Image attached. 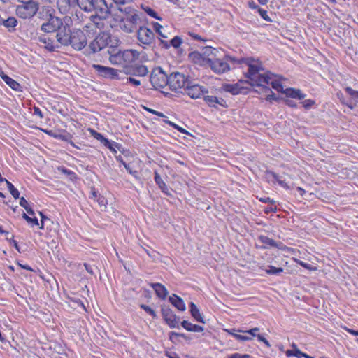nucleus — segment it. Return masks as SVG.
<instances>
[{
    "label": "nucleus",
    "instance_id": "393cba45",
    "mask_svg": "<svg viewBox=\"0 0 358 358\" xmlns=\"http://www.w3.org/2000/svg\"><path fill=\"white\" fill-rule=\"evenodd\" d=\"M169 301L180 311H184L186 309L182 299L176 294L170 296L169 297Z\"/></svg>",
    "mask_w": 358,
    "mask_h": 358
},
{
    "label": "nucleus",
    "instance_id": "4d7b16f0",
    "mask_svg": "<svg viewBox=\"0 0 358 358\" xmlns=\"http://www.w3.org/2000/svg\"><path fill=\"white\" fill-rule=\"evenodd\" d=\"M228 358H252V357L248 354H240L236 352L229 355Z\"/></svg>",
    "mask_w": 358,
    "mask_h": 358
},
{
    "label": "nucleus",
    "instance_id": "37998d69",
    "mask_svg": "<svg viewBox=\"0 0 358 358\" xmlns=\"http://www.w3.org/2000/svg\"><path fill=\"white\" fill-rule=\"evenodd\" d=\"M266 85H268L266 83H262L260 85H256L258 87L260 90V91H258L257 90H255V92L257 93H264L265 94H268L272 91L270 87H268Z\"/></svg>",
    "mask_w": 358,
    "mask_h": 358
},
{
    "label": "nucleus",
    "instance_id": "20e7f679",
    "mask_svg": "<svg viewBox=\"0 0 358 358\" xmlns=\"http://www.w3.org/2000/svg\"><path fill=\"white\" fill-rule=\"evenodd\" d=\"M115 11V7L113 3L108 4L106 0H92L90 13L95 14L91 18H99V20H107L113 17Z\"/></svg>",
    "mask_w": 358,
    "mask_h": 358
},
{
    "label": "nucleus",
    "instance_id": "4be33fe9",
    "mask_svg": "<svg viewBox=\"0 0 358 358\" xmlns=\"http://www.w3.org/2000/svg\"><path fill=\"white\" fill-rule=\"evenodd\" d=\"M225 92H229L234 95L246 93L247 88L242 87L239 83L225 84L223 85Z\"/></svg>",
    "mask_w": 358,
    "mask_h": 358
},
{
    "label": "nucleus",
    "instance_id": "a211bd4d",
    "mask_svg": "<svg viewBox=\"0 0 358 358\" xmlns=\"http://www.w3.org/2000/svg\"><path fill=\"white\" fill-rule=\"evenodd\" d=\"M124 72L127 75L144 76L148 72V68L144 65H139L137 62L131 65L130 66H126Z\"/></svg>",
    "mask_w": 358,
    "mask_h": 358
},
{
    "label": "nucleus",
    "instance_id": "69168bd1",
    "mask_svg": "<svg viewBox=\"0 0 358 358\" xmlns=\"http://www.w3.org/2000/svg\"><path fill=\"white\" fill-rule=\"evenodd\" d=\"M298 264L301 266L302 267L308 269V270H310V271H314V270H316V268L315 267H313L310 264H308V263H306L303 261H299L298 262Z\"/></svg>",
    "mask_w": 358,
    "mask_h": 358
},
{
    "label": "nucleus",
    "instance_id": "680f3d73",
    "mask_svg": "<svg viewBox=\"0 0 358 358\" xmlns=\"http://www.w3.org/2000/svg\"><path fill=\"white\" fill-rule=\"evenodd\" d=\"M259 201H261L262 203H270L271 205H274L275 203V201H274L273 199H271L268 196L261 197L259 199Z\"/></svg>",
    "mask_w": 358,
    "mask_h": 358
},
{
    "label": "nucleus",
    "instance_id": "a878e982",
    "mask_svg": "<svg viewBox=\"0 0 358 358\" xmlns=\"http://www.w3.org/2000/svg\"><path fill=\"white\" fill-rule=\"evenodd\" d=\"M1 78L3 80V81L13 90L15 91L22 92V87L17 81H15L14 79L11 78L8 76L2 73V75L1 76Z\"/></svg>",
    "mask_w": 358,
    "mask_h": 358
},
{
    "label": "nucleus",
    "instance_id": "3c124183",
    "mask_svg": "<svg viewBox=\"0 0 358 358\" xmlns=\"http://www.w3.org/2000/svg\"><path fill=\"white\" fill-rule=\"evenodd\" d=\"M257 13L261 16V17L265 21L268 22H272L273 20L269 17V16L267 14V11L262 8H260Z\"/></svg>",
    "mask_w": 358,
    "mask_h": 358
},
{
    "label": "nucleus",
    "instance_id": "f3484780",
    "mask_svg": "<svg viewBox=\"0 0 358 358\" xmlns=\"http://www.w3.org/2000/svg\"><path fill=\"white\" fill-rule=\"evenodd\" d=\"M183 43V40L181 36H175L170 41L166 40V38H159L158 37V46H161L162 48L167 50L171 46L175 49H178L181 46Z\"/></svg>",
    "mask_w": 358,
    "mask_h": 358
},
{
    "label": "nucleus",
    "instance_id": "13d9d810",
    "mask_svg": "<svg viewBox=\"0 0 358 358\" xmlns=\"http://www.w3.org/2000/svg\"><path fill=\"white\" fill-rule=\"evenodd\" d=\"M63 1L66 3L65 8H68L69 9L75 8L76 3H78V0H63Z\"/></svg>",
    "mask_w": 358,
    "mask_h": 358
},
{
    "label": "nucleus",
    "instance_id": "6e6552de",
    "mask_svg": "<svg viewBox=\"0 0 358 358\" xmlns=\"http://www.w3.org/2000/svg\"><path fill=\"white\" fill-rule=\"evenodd\" d=\"M87 44V39L85 33L80 29H73L69 45L76 51L83 50Z\"/></svg>",
    "mask_w": 358,
    "mask_h": 358
},
{
    "label": "nucleus",
    "instance_id": "c85d7f7f",
    "mask_svg": "<svg viewBox=\"0 0 358 358\" xmlns=\"http://www.w3.org/2000/svg\"><path fill=\"white\" fill-rule=\"evenodd\" d=\"M38 40L41 43L45 44V48L50 52H53L59 48V45H55L53 41L45 36H39Z\"/></svg>",
    "mask_w": 358,
    "mask_h": 358
},
{
    "label": "nucleus",
    "instance_id": "cd10ccee",
    "mask_svg": "<svg viewBox=\"0 0 358 358\" xmlns=\"http://www.w3.org/2000/svg\"><path fill=\"white\" fill-rule=\"evenodd\" d=\"M180 325L188 331L201 332L204 329L202 326L192 324L187 320L182 321Z\"/></svg>",
    "mask_w": 358,
    "mask_h": 358
},
{
    "label": "nucleus",
    "instance_id": "f704fd0d",
    "mask_svg": "<svg viewBox=\"0 0 358 358\" xmlns=\"http://www.w3.org/2000/svg\"><path fill=\"white\" fill-rule=\"evenodd\" d=\"M283 271H284L283 268L281 267H275L272 265H268L267 268L265 270V272L268 275H278L280 274L281 273H282Z\"/></svg>",
    "mask_w": 358,
    "mask_h": 358
},
{
    "label": "nucleus",
    "instance_id": "f03ea898",
    "mask_svg": "<svg viewBox=\"0 0 358 358\" xmlns=\"http://www.w3.org/2000/svg\"><path fill=\"white\" fill-rule=\"evenodd\" d=\"M244 62L248 67V71L245 73V78L248 80H241L240 83H247L251 86L260 85L262 83H270L271 78L267 74H262L260 72L264 70L262 64H255V59L253 57H246Z\"/></svg>",
    "mask_w": 358,
    "mask_h": 358
},
{
    "label": "nucleus",
    "instance_id": "473e14b6",
    "mask_svg": "<svg viewBox=\"0 0 358 358\" xmlns=\"http://www.w3.org/2000/svg\"><path fill=\"white\" fill-rule=\"evenodd\" d=\"M180 337L184 338L186 341H190L191 340V337L189 336H187L186 334H182V333H177V332H175V331H171L169 333V339L172 342L178 341H179L178 338H180Z\"/></svg>",
    "mask_w": 358,
    "mask_h": 358
},
{
    "label": "nucleus",
    "instance_id": "338daca9",
    "mask_svg": "<svg viewBox=\"0 0 358 358\" xmlns=\"http://www.w3.org/2000/svg\"><path fill=\"white\" fill-rule=\"evenodd\" d=\"M282 100L284 101L285 104L289 107H291V108H296L297 107L296 103L291 99H283Z\"/></svg>",
    "mask_w": 358,
    "mask_h": 358
},
{
    "label": "nucleus",
    "instance_id": "bb28decb",
    "mask_svg": "<svg viewBox=\"0 0 358 358\" xmlns=\"http://www.w3.org/2000/svg\"><path fill=\"white\" fill-rule=\"evenodd\" d=\"M189 312L194 319L199 322L205 323L203 316L200 313V311L197 306L193 302L189 303Z\"/></svg>",
    "mask_w": 358,
    "mask_h": 358
},
{
    "label": "nucleus",
    "instance_id": "aec40b11",
    "mask_svg": "<svg viewBox=\"0 0 358 358\" xmlns=\"http://www.w3.org/2000/svg\"><path fill=\"white\" fill-rule=\"evenodd\" d=\"M266 178L270 182L275 184L278 182L282 187L289 189V186L285 182V180L282 179V177L278 175L273 171L267 170L266 171Z\"/></svg>",
    "mask_w": 358,
    "mask_h": 358
},
{
    "label": "nucleus",
    "instance_id": "58836bf2",
    "mask_svg": "<svg viewBox=\"0 0 358 358\" xmlns=\"http://www.w3.org/2000/svg\"><path fill=\"white\" fill-rule=\"evenodd\" d=\"M292 348H294V354L293 356L297 357V358H313L311 356L308 355V354L301 352L296 346L295 343L292 344Z\"/></svg>",
    "mask_w": 358,
    "mask_h": 358
},
{
    "label": "nucleus",
    "instance_id": "dca6fc26",
    "mask_svg": "<svg viewBox=\"0 0 358 358\" xmlns=\"http://www.w3.org/2000/svg\"><path fill=\"white\" fill-rule=\"evenodd\" d=\"M258 240L260 243H263L262 246H260L261 249H268L271 248H275L279 250H285L287 247L283 244L281 241H275L272 238H268L264 235H259L258 236Z\"/></svg>",
    "mask_w": 358,
    "mask_h": 358
},
{
    "label": "nucleus",
    "instance_id": "412c9836",
    "mask_svg": "<svg viewBox=\"0 0 358 358\" xmlns=\"http://www.w3.org/2000/svg\"><path fill=\"white\" fill-rule=\"evenodd\" d=\"M189 59L193 63L199 66H206L208 64L209 58L205 57L202 54L198 51H194L189 54Z\"/></svg>",
    "mask_w": 358,
    "mask_h": 358
},
{
    "label": "nucleus",
    "instance_id": "9d476101",
    "mask_svg": "<svg viewBox=\"0 0 358 358\" xmlns=\"http://www.w3.org/2000/svg\"><path fill=\"white\" fill-rule=\"evenodd\" d=\"M180 92L187 94L194 99H198L208 92L205 87L194 83L192 80H190V85L186 86L184 92Z\"/></svg>",
    "mask_w": 358,
    "mask_h": 358
},
{
    "label": "nucleus",
    "instance_id": "79ce46f5",
    "mask_svg": "<svg viewBox=\"0 0 358 358\" xmlns=\"http://www.w3.org/2000/svg\"><path fill=\"white\" fill-rule=\"evenodd\" d=\"M168 294L169 292L167 291L164 285L158 282V298L165 299Z\"/></svg>",
    "mask_w": 358,
    "mask_h": 358
},
{
    "label": "nucleus",
    "instance_id": "bf43d9fd",
    "mask_svg": "<svg viewBox=\"0 0 358 358\" xmlns=\"http://www.w3.org/2000/svg\"><path fill=\"white\" fill-rule=\"evenodd\" d=\"M233 336L236 340L240 341H249V340L252 339L251 337H249V336H247L241 335V334H233Z\"/></svg>",
    "mask_w": 358,
    "mask_h": 358
},
{
    "label": "nucleus",
    "instance_id": "423d86ee",
    "mask_svg": "<svg viewBox=\"0 0 358 358\" xmlns=\"http://www.w3.org/2000/svg\"><path fill=\"white\" fill-rule=\"evenodd\" d=\"M39 10V3L37 1L29 2L17 5L15 9L18 17L27 20L31 19Z\"/></svg>",
    "mask_w": 358,
    "mask_h": 358
},
{
    "label": "nucleus",
    "instance_id": "0e129e2a",
    "mask_svg": "<svg viewBox=\"0 0 358 358\" xmlns=\"http://www.w3.org/2000/svg\"><path fill=\"white\" fill-rule=\"evenodd\" d=\"M91 133L92 136L97 140L100 141L101 143L104 140L105 137L100 133H98L97 131L94 130H91Z\"/></svg>",
    "mask_w": 358,
    "mask_h": 358
},
{
    "label": "nucleus",
    "instance_id": "49530a36",
    "mask_svg": "<svg viewBox=\"0 0 358 358\" xmlns=\"http://www.w3.org/2000/svg\"><path fill=\"white\" fill-rule=\"evenodd\" d=\"M113 7L115 6L119 8H124L125 4L133 1V0H112Z\"/></svg>",
    "mask_w": 358,
    "mask_h": 358
},
{
    "label": "nucleus",
    "instance_id": "b1692460",
    "mask_svg": "<svg viewBox=\"0 0 358 358\" xmlns=\"http://www.w3.org/2000/svg\"><path fill=\"white\" fill-rule=\"evenodd\" d=\"M284 94L287 97L298 100H302L306 96V94H303L301 90L292 87L285 89Z\"/></svg>",
    "mask_w": 358,
    "mask_h": 358
},
{
    "label": "nucleus",
    "instance_id": "c756f323",
    "mask_svg": "<svg viewBox=\"0 0 358 358\" xmlns=\"http://www.w3.org/2000/svg\"><path fill=\"white\" fill-rule=\"evenodd\" d=\"M158 188H159L165 195L172 196V193L173 192V190L170 187L166 185V183L160 178L159 175Z\"/></svg>",
    "mask_w": 358,
    "mask_h": 358
},
{
    "label": "nucleus",
    "instance_id": "09e8293b",
    "mask_svg": "<svg viewBox=\"0 0 358 358\" xmlns=\"http://www.w3.org/2000/svg\"><path fill=\"white\" fill-rule=\"evenodd\" d=\"M301 103L306 110H309L315 105V101L313 99H306L301 101Z\"/></svg>",
    "mask_w": 358,
    "mask_h": 358
},
{
    "label": "nucleus",
    "instance_id": "7c9ffc66",
    "mask_svg": "<svg viewBox=\"0 0 358 358\" xmlns=\"http://www.w3.org/2000/svg\"><path fill=\"white\" fill-rule=\"evenodd\" d=\"M92 0H78L76 7L78 6L82 10L90 13Z\"/></svg>",
    "mask_w": 358,
    "mask_h": 358
},
{
    "label": "nucleus",
    "instance_id": "f8f14e48",
    "mask_svg": "<svg viewBox=\"0 0 358 358\" xmlns=\"http://www.w3.org/2000/svg\"><path fill=\"white\" fill-rule=\"evenodd\" d=\"M73 30L70 29L68 24H64L57 31L56 38L57 41L63 46H69L70 38Z\"/></svg>",
    "mask_w": 358,
    "mask_h": 358
},
{
    "label": "nucleus",
    "instance_id": "4468645a",
    "mask_svg": "<svg viewBox=\"0 0 358 358\" xmlns=\"http://www.w3.org/2000/svg\"><path fill=\"white\" fill-rule=\"evenodd\" d=\"M92 68L102 77L108 79H119L117 70L100 64H93Z\"/></svg>",
    "mask_w": 358,
    "mask_h": 358
},
{
    "label": "nucleus",
    "instance_id": "6e6d98bb",
    "mask_svg": "<svg viewBox=\"0 0 358 358\" xmlns=\"http://www.w3.org/2000/svg\"><path fill=\"white\" fill-rule=\"evenodd\" d=\"M96 201H97L101 208H106L107 200L105 199L104 196L100 195L98 196Z\"/></svg>",
    "mask_w": 358,
    "mask_h": 358
},
{
    "label": "nucleus",
    "instance_id": "864d4df0",
    "mask_svg": "<svg viewBox=\"0 0 358 358\" xmlns=\"http://www.w3.org/2000/svg\"><path fill=\"white\" fill-rule=\"evenodd\" d=\"M141 308L153 317H156L155 311L153 309H152L150 306L145 304H141Z\"/></svg>",
    "mask_w": 358,
    "mask_h": 358
},
{
    "label": "nucleus",
    "instance_id": "2f4dec72",
    "mask_svg": "<svg viewBox=\"0 0 358 358\" xmlns=\"http://www.w3.org/2000/svg\"><path fill=\"white\" fill-rule=\"evenodd\" d=\"M52 9L50 6H42L41 10L37 12L38 17L40 19L48 18L52 14Z\"/></svg>",
    "mask_w": 358,
    "mask_h": 358
},
{
    "label": "nucleus",
    "instance_id": "4c0bfd02",
    "mask_svg": "<svg viewBox=\"0 0 358 358\" xmlns=\"http://www.w3.org/2000/svg\"><path fill=\"white\" fill-rule=\"evenodd\" d=\"M17 24V20L14 17H9L7 19H3V22L2 25L6 27L8 29L13 28L14 29Z\"/></svg>",
    "mask_w": 358,
    "mask_h": 358
},
{
    "label": "nucleus",
    "instance_id": "2eb2a0df",
    "mask_svg": "<svg viewBox=\"0 0 358 358\" xmlns=\"http://www.w3.org/2000/svg\"><path fill=\"white\" fill-rule=\"evenodd\" d=\"M155 36L153 31L147 27H140L138 30V39L141 43L152 44L155 41Z\"/></svg>",
    "mask_w": 358,
    "mask_h": 358
},
{
    "label": "nucleus",
    "instance_id": "0eeeda50",
    "mask_svg": "<svg viewBox=\"0 0 358 358\" xmlns=\"http://www.w3.org/2000/svg\"><path fill=\"white\" fill-rule=\"evenodd\" d=\"M189 76L176 72L170 74V89L171 90H180L184 92L186 86L190 85Z\"/></svg>",
    "mask_w": 358,
    "mask_h": 358
},
{
    "label": "nucleus",
    "instance_id": "f257e3e1",
    "mask_svg": "<svg viewBox=\"0 0 358 358\" xmlns=\"http://www.w3.org/2000/svg\"><path fill=\"white\" fill-rule=\"evenodd\" d=\"M112 18L118 22L120 28L127 33L134 32L141 22L137 10L131 6L119 8L115 6V11Z\"/></svg>",
    "mask_w": 358,
    "mask_h": 358
},
{
    "label": "nucleus",
    "instance_id": "ddd939ff",
    "mask_svg": "<svg viewBox=\"0 0 358 358\" xmlns=\"http://www.w3.org/2000/svg\"><path fill=\"white\" fill-rule=\"evenodd\" d=\"M208 66L210 67L213 71L217 74L227 72L230 69L229 64L226 61L220 59L209 58Z\"/></svg>",
    "mask_w": 358,
    "mask_h": 358
},
{
    "label": "nucleus",
    "instance_id": "1a4fd4ad",
    "mask_svg": "<svg viewBox=\"0 0 358 358\" xmlns=\"http://www.w3.org/2000/svg\"><path fill=\"white\" fill-rule=\"evenodd\" d=\"M161 313L163 319L170 328L180 329V317L176 315L170 308L169 305H166L164 303L161 305Z\"/></svg>",
    "mask_w": 358,
    "mask_h": 358
},
{
    "label": "nucleus",
    "instance_id": "39448f33",
    "mask_svg": "<svg viewBox=\"0 0 358 358\" xmlns=\"http://www.w3.org/2000/svg\"><path fill=\"white\" fill-rule=\"evenodd\" d=\"M111 41V36L106 31L100 32L95 38L90 43L88 48L85 49L84 53L86 55L95 54L104 48Z\"/></svg>",
    "mask_w": 358,
    "mask_h": 358
},
{
    "label": "nucleus",
    "instance_id": "ea45409f",
    "mask_svg": "<svg viewBox=\"0 0 358 358\" xmlns=\"http://www.w3.org/2000/svg\"><path fill=\"white\" fill-rule=\"evenodd\" d=\"M6 183L7 185V187L11 194V195L15 199L20 198V192L19 191L14 187V185L9 182L8 180H6Z\"/></svg>",
    "mask_w": 358,
    "mask_h": 358
},
{
    "label": "nucleus",
    "instance_id": "8fccbe9b",
    "mask_svg": "<svg viewBox=\"0 0 358 358\" xmlns=\"http://www.w3.org/2000/svg\"><path fill=\"white\" fill-rule=\"evenodd\" d=\"M22 218L24 219L28 223H30V224H32L34 225H38L39 223H38V219L34 217H30L29 216H28L25 213H22Z\"/></svg>",
    "mask_w": 358,
    "mask_h": 358
},
{
    "label": "nucleus",
    "instance_id": "e2e57ef3",
    "mask_svg": "<svg viewBox=\"0 0 358 358\" xmlns=\"http://www.w3.org/2000/svg\"><path fill=\"white\" fill-rule=\"evenodd\" d=\"M278 210L276 206H267L264 209V212L265 214L268 215L271 213H276Z\"/></svg>",
    "mask_w": 358,
    "mask_h": 358
},
{
    "label": "nucleus",
    "instance_id": "c9c22d12",
    "mask_svg": "<svg viewBox=\"0 0 358 358\" xmlns=\"http://www.w3.org/2000/svg\"><path fill=\"white\" fill-rule=\"evenodd\" d=\"M203 100L209 107L217 108V97L215 96L203 95Z\"/></svg>",
    "mask_w": 358,
    "mask_h": 358
},
{
    "label": "nucleus",
    "instance_id": "9b49d317",
    "mask_svg": "<svg viewBox=\"0 0 358 358\" xmlns=\"http://www.w3.org/2000/svg\"><path fill=\"white\" fill-rule=\"evenodd\" d=\"M63 24L61 18L51 15L48 18V22L41 25V30L45 33L57 32Z\"/></svg>",
    "mask_w": 358,
    "mask_h": 358
},
{
    "label": "nucleus",
    "instance_id": "5701e85b",
    "mask_svg": "<svg viewBox=\"0 0 358 358\" xmlns=\"http://www.w3.org/2000/svg\"><path fill=\"white\" fill-rule=\"evenodd\" d=\"M166 85L170 87V75L168 76L160 66H158V90Z\"/></svg>",
    "mask_w": 358,
    "mask_h": 358
},
{
    "label": "nucleus",
    "instance_id": "a19ab883",
    "mask_svg": "<svg viewBox=\"0 0 358 358\" xmlns=\"http://www.w3.org/2000/svg\"><path fill=\"white\" fill-rule=\"evenodd\" d=\"M58 170L61 173L66 174L71 180H74L76 178V174L75 172L65 168L64 166L58 167Z\"/></svg>",
    "mask_w": 358,
    "mask_h": 358
},
{
    "label": "nucleus",
    "instance_id": "c03bdc74",
    "mask_svg": "<svg viewBox=\"0 0 358 358\" xmlns=\"http://www.w3.org/2000/svg\"><path fill=\"white\" fill-rule=\"evenodd\" d=\"M271 85L272 87L278 92H282L284 94L285 90L280 81L273 80L271 82Z\"/></svg>",
    "mask_w": 358,
    "mask_h": 358
},
{
    "label": "nucleus",
    "instance_id": "7ed1b4c3",
    "mask_svg": "<svg viewBox=\"0 0 358 358\" xmlns=\"http://www.w3.org/2000/svg\"><path fill=\"white\" fill-rule=\"evenodd\" d=\"M109 60L113 64L121 65L124 69L126 66H130L139 59L140 53L135 50H125L123 51L112 48L108 50Z\"/></svg>",
    "mask_w": 358,
    "mask_h": 358
},
{
    "label": "nucleus",
    "instance_id": "6ab92c4d",
    "mask_svg": "<svg viewBox=\"0 0 358 358\" xmlns=\"http://www.w3.org/2000/svg\"><path fill=\"white\" fill-rule=\"evenodd\" d=\"M345 91L350 96V98H348V101L346 102L343 101V104L350 109L355 108L358 103V91L353 90L350 87H345Z\"/></svg>",
    "mask_w": 358,
    "mask_h": 358
},
{
    "label": "nucleus",
    "instance_id": "72a5a7b5",
    "mask_svg": "<svg viewBox=\"0 0 358 358\" xmlns=\"http://www.w3.org/2000/svg\"><path fill=\"white\" fill-rule=\"evenodd\" d=\"M203 53L202 55L206 57L209 58L208 57H216L217 54L218 52V50L216 48H214L211 46H205L202 49Z\"/></svg>",
    "mask_w": 358,
    "mask_h": 358
},
{
    "label": "nucleus",
    "instance_id": "a18cd8bd",
    "mask_svg": "<svg viewBox=\"0 0 358 358\" xmlns=\"http://www.w3.org/2000/svg\"><path fill=\"white\" fill-rule=\"evenodd\" d=\"M101 143H103L106 148L110 149L111 151L116 152V150H115L114 146H115L117 148L118 147V144L117 143L110 142L108 141V139L105 138Z\"/></svg>",
    "mask_w": 358,
    "mask_h": 358
},
{
    "label": "nucleus",
    "instance_id": "e433bc0d",
    "mask_svg": "<svg viewBox=\"0 0 358 358\" xmlns=\"http://www.w3.org/2000/svg\"><path fill=\"white\" fill-rule=\"evenodd\" d=\"M224 59L227 62H230L233 64L241 65V64H244V62H243L242 60H245L246 59V57L237 58V57H233V56H231L229 55H226L224 56Z\"/></svg>",
    "mask_w": 358,
    "mask_h": 358
},
{
    "label": "nucleus",
    "instance_id": "774afa93",
    "mask_svg": "<svg viewBox=\"0 0 358 358\" xmlns=\"http://www.w3.org/2000/svg\"><path fill=\"white\" fill-rule=\"evenodd\" d=\"M127 83H130L134 86H138L141 84V82L139 80H137L136 78H134L133 77H129L127 78Z\"/></svg>",
    "mask_w": 358,
    "mask_h": 358
},
{
    "label": "nucleus",
    "instance_id": "603ef678",
    "mask_svg": "<svg viewBox=\"0 0 358 358\" xmlns=\"http://www.w3.org/2000/svg\"><path fill=\"white\" fill-rule=\"evenodd\" d=\"M163 122L164 123L169 124V125H171L174 129H177L178 131H179L181 133H183V134H187L188 133V131L187 130H185L182 127L176 124L175 123H173V122H172L171 121H169V120H163Z\"/></svg>",
    "mask_w": 358,
    "mask_h": 358
},
{
    "label": "nucleus",
    "instance_id": "5fc2aeb1",
    "mask_svg": "<svg viewBox=\"0 0 358 358\" xmlns=\"http://www.w3.org/2000/svg\"><path fill=\"white\" fill-rule=\"evenodd\" d=\"M267 101H271L272 100L278 101L280 99H283L282 98H280L279 96H276V94L271 91L270 94H267L266 99Z\"/></svg>",
    "mask_w": 358,
    "mask_h": 358
},
{
    "label": "nucleus",
    "instance_id": "de8ad7c7",
    "mask_svg": "<svg viewBox=\"0 0 358 358\" xmlns=\"http://www.w3.org/2000/svg\"><path fill=\"white\" fill-rule=\"evenodd\" d=\"M141 8L148 15L157 19V13L152 8L145 4H142Z\"/></svg>",
    "mask_w": 358,
    "mask_h": 358
},
{
    "label": "nucleus",
    "instance_id": "052dcab7",
    "mask_svg": "<svg viewBox=\"0 0 358 358\" xmlns=\"http://www.w3.org/2000/svg\"><path fill=\"white\" fill-rule=\"evenodd\" d=\"M155 68H153L150 74V82L152 83V85L155 89H157V87L155 85V83H157V74L155 73Z\"/></svg>",
    "mask_w": 358,
    "mask_h": 358
}]
</instances>
